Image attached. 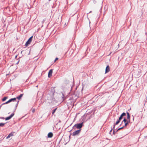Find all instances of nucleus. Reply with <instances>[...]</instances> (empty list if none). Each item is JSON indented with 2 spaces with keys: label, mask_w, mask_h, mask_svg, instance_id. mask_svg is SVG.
I'll list each match as a JSON object with an SVG mask.
<instances>
[{
  "label": "nucleus",
  "mask_w": 147,
  "mask_h": 147,
  "mask_svg": "<svg viewBox=\"0 0 147 147\" xmlns=\"http://www.w3.org/2000/svg\"><path fill=\"white\" fill-rule=\"evenodd\" d=\"M126 113H123L119 117L118 120L116 121L115 123L116 125H117L120 122V121L123 118V116L126 115Z\"/></svg>",
  "instance_id": "1"
},
{
  "label": "nucleus",
  "mask_w": 147,
  "mask_h": 147,
  "mask_svg": "<svg viewBox=\"0 0 147 147\" xmlns=\"http://www.w3.org/2000/svg\"><path fill=\"white\" fill-rule=\"evenodd\" d=\"M33 36H31L27 41L25 44V46L26 47L31 42L32 40Z\"/></svg>",
  "instance_id": "2"
},
{
  "label": "nucleus",
  "mask_w": 147,
  "mask_h": 147,
  "mask_svg": "<svg viewBox=\"0 0 147 147\" xmlns=\"http://www.w3.org/2000/svg\"><path fill=\"white\" fill-rule=\"evenodd\" d=\"M123 121L125 123L124 127H126L127 126L128 123L130 122V119H127V120L126 119L124 118Z\"/></svg>",
  "instance_id": "3"
},
{
  "label": "nucleus",
  "mask_w": 147,
  "mask_h": 147,
  "mask_svg": "<svg viewBox=\"0 0 147 147\" xmlns=\"http://www.w3.org/2000/svg\"><path fill=\"white\" fill-rule=\"evenodd\" d=\"M82 126L83 123H81L75 124L74 125V127H76L77 129H80L82 127Z\"/></svg>",
  "instance_id": "4"
},
{
  "label": "nucleus",
  "mask_w": 147,
  "mask_h": 147,
  "mask_svg": "<svg viewBox=\"0 0 147 147\" xmlns=\"http://www.w3.org/2000/svg\"><path fill=\"white\" fill-rule=\"evenodd\" d=\"M81 130L80 129L78 130H77L74 132H73L72 135L73 136H75L76 135H78L80 132Z\"/></svg>",
  "instance_id": "5"
},
{
  "label": "nucleus",
  "mask_w": 147,
  "mask_h": 147,
  "mask_svg": "<svg viewBox=\"0 0 147 147\" xmlns=\"http://www.w3.org/2000/svg\"><path fill=\"white\" fill-rule=\"evenodd\" d=\"M53 73V70L51 69H50L49 72L48 74V77L49 78H50L52 76V74Z\"/></svg>",
  "instance_id": "6"
},
{
  "label": "nucleus",
  "mask_w": 147,
  "mask_h": 147,
  "mask_svg": "<svg viewBox=\"0 0 147 147\" xmlns=\"http://www.w3.org/2000/svg\"><path fill=\"white\" fill-rule=\"evenodd\" d=\"M14 115V113H12L10 116L5 118V120H7L10 119Z\"/></svg>",
  "instance_id": "7"
},
{
  "label": "nucleus",
  "mask_w": 147,
  "mask_h": 147,
  "mask_svg": "<svg viewBox=\"0 0 147 147\" xmlns=\"http://www.w3.org/2000/svg\"><path fill=\"white\" fill-rule=\"evenodd\" d=\"M110 71V67L109 65H107L106 68L105 73H106L109 71Z\"/></svg>",
  "instance_id": "8"
},
{
  "label": "nucleus",
  "mask_w": 147,
  "mask_h": 147,
  "mask_svg": "<svg viewBox=\"0 0 147 147\" xmlns=\"http://www.w3.org/2000/svg\"><path fill=\"white\" fill-rule=\"evenodd\" d=\"M53 134L51 132H50L48 134V138H51L53 136Z\"/></svg>",
  "instance_id": "9"
},
{
  "label": "nucleus",
  "mask_w": 147,
  "mask_h": 147,
  "mask_svg": "<svg viewBox=\"0 0 147 147\" xmlns=\"http://www.w3.org/2000/svg\"><path fill=\"white\" fill-rule=\"evenodd\" d=\"M13 135V134L11 133H10L8 136L6 138L8 139L10 137L12 136Z\"/></svg>",
  "instance_id": "10"
},
{
  "label": "nucleus",
  "mask_w": 147,
  "mask_h": 147,
  "mask_svg": "<svg viewBox=\"0 0 147 147\" xmlns=\"http://www.w3.org/2000/svg\"><path fill=\"white\" fill-rule=\"evenodd\" d=\"M127 119H130V116L129 113L128 112H127Z\"/></svg>",
  "instance_id": "11"
},
{
  "label": "nucleus",
  "mask_w": 147,
  "mask_h": 147,
  "mask_svg": "<svg viewBox=\"0 0 147 147\" xmlns=\"http://www.w3.org/2000/svg\"><path fill=\"white\" fill-rule=\"evenodd\" d=\"M57 108H55V109L53 110L52 111V114L53 115L54 114V113L55 112L56 110L57 109Z\"/></svg>",
  "instance_id": "12"
},
{
  "label": "nucleus",
  "mask_w": 147,
  "mask_h": 147,
  "mask_svg": "<svg viewBox=\"0 0 147 147\" xmlns=\"http://www.w3.org/2000/svg\"><path fill=\"white\" fill-rule=\"evenodd\" d=\"M5 123H0V127H3L4 126V125L5 124Z\"/></svg>",
  "instance_id": "13"
},
{
  "label": "nucleus",
  "mask_w": 147,
  "mask_h": 147,
  "mask_svg": "<svg viewBox=\"0 0 147 147\" xmlns=\"http://www.w3.org/2000/svg\"><path fill=\"white\" fill-rule=\"evenodd\" d=\"M7 97H5L3 98L2 99V101H4L7 98Z\"/></svg>",
  "instance_id": "14"
},
{
  "label": "nucleus",
  "mask_w": 147,
  "mask_h": 147,
  "mask_svg": "<svg viewBox=\"0 0 147 147\" xmlns=\"http://www.w3.org/2000/svg\"><path fill=\"white\" fill-rule=\"evenodd\" d=\"M58 58H57V57L55 59V61H55V62L56 61H57V60H58Z\"/></svg>",
  "instance_id": "15"
},
{
  "label": "nucleus",
  "mask_w": 147,
  "mask_h": 147,
  "mask_svg": "<svg viewBox=\"0 0 147 147\" xmlns=\"http://www.w3.org/2000/svg\"><path fill=\"white\" fill-rule=\"evenodd\" d=\"M123 127H121V128H119V129H118V130H117V131H118V130H120V129H122V128H123Z\"/></svg>",
  "instance_id": "16"
},
{
  "label": "nucleus",
  "mask_w": 147,
  "mask_h": 147,
  "mask_svg": "<svg viewBox=\"0 0 147 147\" xmlns=\"http://www.w3.org/2000/svg\"><path fill=\"white\" fill-rule=\"evenodd\" d=\"M32 112H33V113H34V111H35V110H34V109L32 110Z\"/></svg>",
  "instance_id": "17"
},
{
  "label": "nucleus",
  "mask_w": 147,
  "mask_h": 147,
  "mask_svg": "<svg viewBox=\"0 0 147 147\" xmlns=\"http://www.w3.org/2000/svg\"><path fill=\"white\" fill-rule=\"evenodd\" d=\"M18 101L17 102V104H16V106H17V105H18Z\"/></svg>",
  "instance_id": "18"
},
{
  "label": "nucleus",
  "mask_w": 147,
  "mask_h": 147,
  "mask_svg": "<svg viewBox=\"0 0 147 147\" xmlns=\"http://www.w3.org/2000/svg\"><path fill=\"white\" fill-rule=\"evenodd\" d=\"M112 130L111 129V131H110V132H111V131H112Z\"/></svg>",
  "instance_id": "19"
},
{
  "label": "nucleus",
  "mask_w": 147,
  "mask_h": 147,
  "mask_svg": "<svg viewBox=\"0 0 147 147\" xmlns=\"http://www.w3.org/2000/svg\"><path fill=\"white\" fill-rule=\"evenodd\" d=\"M114 131H113V134H114Z\"/></svg>",
  "instance_id": "20"
},
{
  "label": "nucleus",
  "mask_w": 147,
  "mask_h": 147,
  "mask_svg": "<svg viewBox=\"0 0 147 147\" xmlns=\"http://www.w3.org/2000/svg\"><path fill=\"white\" fill-rule=\"evenodd\" d=\"M22 51H21V53H22Z\"/></svg>",
  "instance_id": "21"
},
{
  "label": "nucleus",
  "mask_w": 147,
  "mask_h": 147,
  "mask_svg": "<svg viewBox=\"0 0 147 147\" xmlns=\"http://www.w3.org/2000/svg\"><path fill=\"white\" fill-rule=\"evenodd\" d=\"M64 99H65L64 98H63V100H64Z\"/></svg>",
  "instance_id": "22"
}]
</instances>
